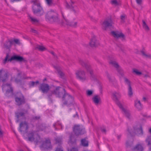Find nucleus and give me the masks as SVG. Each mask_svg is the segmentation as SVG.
Wrapping results in <instances>:
<instances>
[{
    "mask_svg": "<svg viewBox=\"0 0 151 151\" xmlns=\"http://www.w3.org/2000/svg\"><path fill=\"white\" fill-rule=\"evenodd\" d=\"M47 96L49 99H51L53 94H55L56 97L62 98L64 105L69 106L72 105L73 102V98L68 93L65 89L60 86L56 87L53 91H49L47 93Z\"/></svg>",
    "mask_w": 151,
    "mask_h": 151,
    "instance_id": "nucleus-1",
    "label": "nucleus"
},
{
    "mask_svg": "<svg viewBox=\"0 0 151 151\" xmlns=\"http://www.w3.org/2000/svg\"><path fill=\"white\" fill-rule=\"evenodd\" d=\"M46 20L51 24H62V23L58 13L55 11L51 9L48 11L45 15Z\"/></svg>",
    "mask_w": 151,
    "mask_h": 151,
    "instance_id": "nucleus-2",
    "label": "nucleus"
},
{
    "mask_svg": "<svg viewBox=\"0 0 151 151\" xmlns=\"http://www.w3.org/2000/svg\"><path fill=\"white\" fill-rule=\"evenodd\" d=\"M33 4L32 11L34 14L37 16L40 17L44 14V10L40 3H38L37 0H32L30 1Z\"/></svg>",
    "mask_w": 151,
    "mask_h": 151,
    "instance_id": "nucleus-3",
    "label": "nucleus"
},
{
    "mask_svg": "<svg viewBox=\"0 0 151 151\" xmlns=\"http://www.w3.org/2000/svg\"><path fill=\"white\" fill-rule=\"evenodd\" d=\"M79 63L83 67L85 68L87 71L90 73L91 78L92 80H94L95 78L93 74V70L91 69V66L88 61H83L81 59H79Z\"/></svg>",
    "mask_w": 151,
    "mask_h": 151,
    "instance_id": "nucleus-4",
    "label": "nucleus"
},
{
    "mask_svg": "<svg viewBox=\"0 0 151 151\" xmlns=\"http://www.w3.org/2000/svg\"><path fill=\"white\" fill-rule=\"evenodd\" d=\"M14 97L17 105L20 106L26 103L25 97L21 92H17L14 93Z\"/></svg>",
    "mask_w": 151,
    "mask_h": 151,
    "instance_id": "nucleus-5",
    "label": "nucleus"
},
{
    "mask_svg": "<svg viewBox=\"0 0 151 151\" xmlns=\"http://www.w3.org/2000/svg\"><path fill=\"white\" fill-rule=\"evenodd\" d=\"M9 56V54L7 53L5 59L3 60V63L4 64H6L7 61L11 62L13 60H15L19 62H26V60L24 59L22 57L19 55H13L10 59H8Z\"/></svg>",
    "mask_w": 151,
    "mask_h": 151,
    "instance_id": "nucleus-6",
    "label": "nucleus"
},
{
    "mask_svg": "<svg viewBox=\"0 0 151 151\" xmlns=\"http://www.w3.org/2000/svg\"><path fill=\"white\" fill-rule=\"evenodd\" d=\"M133 129L134 132H131L129 128L127 129V131L129 134L131 136H134L136 134L138 135H142L143 134V132L142 126L139 124L133 127Z\"/></svg>",
    "mask_w": 151,
    "mask_h": 151,
    "instance_id": "nucleus-7",
    "label": "nucleus"
},
{
    "mask_svg": "<svg viewBox=\"0 0 151 151\" xmlns=\"http://www.w3.org/2000/svg\"><path fill=\"white\" fill-rule=\"evenodd\" d=\"M73 132L75 135L76 136H78L86 133L85 129L78 125H75L73 128Z\"/></svg>",
    "mask_w": 151,
    "mask_h": 151,
    "instance_id": "nucleus-8",
    "label": "nucleus"
},
{
    "mask_svg": "<svg viewBox=\"0 0 151 151\" xmlns=\"http://www.w3.org/2000/svg\"><path fill=\"white\" fill-rule=\"evenodd\" d=\"M113 22L111 18L105 20L102 24V29L105 30L113 28Z\"/></svg>",
    "mask_w": 151,
    "mask_h": 151,
    "instance_id": "nucleus-9",
    "label": "nucleus"
},
{
    "mask_svg": "<svg viewBox=\"0 0 151 151\" xmlns=\"http://www.w3.org/2000/svg\"><path fill=\"white\" fill-rule=\"evenodd\" d=\"M8 73L3 69L0 70V81L3 83L6 82L8 79Z\"/></svg>",
    "mask_w": 151,
    "mask_h": 151,
    "instance_id": "nucleus-10",
    "label": "nucleus"
},
{
    "mask_svg": "<svg viewBox=\"0 0 151 151\" xmlns=\"http://www.w3.org/2000/svg\"><path fill=\"white\" fill-rule=\"evenodd\" d=\"M50 89V87L48 84L44 83L41 84L39 87V90L43 93H47Z\"/></svg>",
    "mask_w": 151,
    "mask_h": 151,
    "instance_id": "nucleus-11",
    "label": "nucleus"
},
{
    "mask_svg": "<svg viewBox=\"0 0 151 151\" xmlns=\"http://www.w3.org/2000/svg\"><path fill=\"white\" fill-rule=\"evenodd\" d=\"M40 147L47 150L52 149V147L50 140L48 138L46 139L45 141L42 142Z\"/></svg>",
    "mask_w": 151,
    "mask_h": 151,
    "instance_id": "nucleus-12",
    "label": "nucleus"
},
{
    "mask_svg": "<svg viewBox=\"0 0 151 151\" xmlns=\"http://www.w3.org/2000/svg\"><path fill=\"white\" fill-rule=\"evenodd\" d=\"M28 124L26 121L22 122L20 123L19 126V130L20 132H23L25 133H26L28 132Z\"/></svg>",
    "mask_w": 151,
    "mask_h": 151,
    "instance_id": "nucleus-13",
    "label": "nucleus"
},
{
    "mask_svg": "<svg viewBox=\"0 0 151 151\" xmlns=\"http://www.w3.org/2000/svg\"><path fill=\"white\" fill-rule=\"evenodd\" d=\"M112 95L113 100L115 101L116 104L119 107L121 106L122 105L119 101L121 96L119 92H114L113 93Z\"/></svg>",
    "mask_w": 151,
    "mask_h": 151,
    "instance_id": "nucleus-14",
    "label": "nucleus"
},
{
    "mask_svg": "<svg viewBox=\"0 0 151 151\" xmlns=\"http://www.w3.org/2000/svg\"><path fill=\"white\" fill-rule=\"evenodd\" d=\"M36 131H32L28 133L27 134V138H26L27 141L32 142L35 140V136L36 135L39 137V134L36 133Z\"/></svg>",
    "mask_w": 151,
    "mask_h": 151,
    "instance_id": "nucleus-15",
    "label": "nucleus"
},
{
    "mask_svg": "<svg viewBox=\"0 0 151 151\" xmlns=\"http://www.w3.org/2000/svg\"><path fill=\"white\" fill-rule=\"evenodd\" d=\"M111 33L114 37L117 38H121L122 40V41H125V36L122 32L119 33L118 32L112 31Z\"/></svg>",
    "mask_w": 151,
    "mask_h": 151,
    "instance_id": "nucleus-16",
    "label": "nucleus"
},
{
    "mask_svg": "<svg viewBox=\"0 0 151 151\" xmlns=\"http://www.w3.org/2000/svg\"><path fill=\"white\" fill-rule=\"evenodd\" d=\"M76 74L77 78L80 80L82 81L86 80L85 74L84 71L79 70L76 73Z\"/></svg>",
    "mask_w": 151,
    "mask_h": 151,
    "instance_id": "nucleus-17",
    "label": "nucleus"
},
{
    "mask_svg": "<svg viewBox=\"0 0 151 151\" xmlns=\"http://www.w3.org/2000/svg\"><path fill=\"white\" fill-rule=\"evenodd\" d=\"M61 13L62 15V17L63 18L65 19V20L66 22V24L67 25H69L70 26L73 27H77V22H69L67 19H65L64 16V14L63 12H62V11H61Z\"/></svg>",
    "mask_w": 151,
    "mask_h": 151,
    "instance_id": "nucleus-18",
    "label": "nucleus"
},
{
    "mask_svg": "<svg viewBox=\"0 0 151 151\" xmlns=\"http://www.w3.org/2000/svg\"><path fill=\"white\" fill-rule=\"evenodd\" d=\"M119 107L121 109L122 111L124 113L125 116L129 119H131V116L130 111L129 110H127L124 109L122 105L119 106Z\"/></svg>",
    "mask_w": 151,
    "mask_h": 151,
    "instance_id": "nucleus-19",
    "label": "nucleus"
},
{
    "mask_svg": "<svg viewBox=\"0 0 151 151\" xmlns=\"http://www.w3.org/2000/svg\"><path fill=\"white\" fill-rule=\"evenodd\" d=\"M89 44L92 47H96L99 45V43L96 40L95 36H93L89 42Z\"/></svg>",
    "mask_w": 151,
    "mask_h": 151,
    "instance_id": "nucleus-20",
    "label": "nucleus"
},
{
    "mask_svg": "<svg viewBox=\"0 0 151 151\" xmlns=\"http://www.w3.org/2000/svg\"><path fill=\"white\" fill-rule=\"evenodd\" d=\"M65 6L67 9H69L71 11L73 12L75 14H77L78 12V10H75L74 9V6L71 4L70 3L69 4L67 2H66Z\"/></svg>",
    "mask_w": 151,
    "mask_h": 151,
    "instance_id": "nucleus-21",
    "label": "nucleus"
},
{
    "mask_svg": "<svg viewBox=\"0 0 151 151\" xmlns=\"http://www.w3.org/2000/svg\"><path fill=\"white\" fill-rule=\"evenodd\" d=\"M22 111L17 112L16 113V116L18 119H19V118L21 116L24 117L25 116V114L27 112V111L24 109H22ZM19 120V119H18L17 122H18Z\"/></svg>",
    "mask_w": 151,
    "mask_h": 151,
    "instance_id": "nucleus-22",
    "label": "nucleus"
},
{
    "mask_svg": "<svg viewBox=\"0 0 151 151\" xmlns=\"http://www.w3.org/2000/svg\"><path fill=\"white\" fill-rule=\"evenodd\" d=\"M134 105L136 108L138 110H140L143 108V106L140 101L137 99L134 101Z\"/></svg>",
    "mask_w": 151,
    "mask_h": 151,
    "instance_id": "nucleus-23",
    "label": "nucleus"
},
{
    "mask_svg": "<svg viewBox=\"0 0 151 151\" xmlns=\"http://www.w3.org/2000/svg\"><path fill=\"white\" fill-rule=\"evenodd\" d=\"M5 95L8 97L14 96V93L13 92V89L12 87H10V88L8 89L6 91Z\"/></svg>",
    "mask_w": 151,
    "mask_h": 151,
    "instance_id": "nucleus-24",
    "label": "nucleus"
},
{
    "mask_svg": "<svg viewBox=\"0 0 151 151\" xmlns=\"http://www.w3.org/2000/svg\"><path fill=\"white\" fill-rule=\"evenodd\" d=\"M69 142L72 145H75L76 144V139L75 138L74 135L73 134H70Z\"/></svg>",
    "mask_w": 151,
    "mask_h": 151,
    "instance_id": "nucleus-25",
    "label": "nucleus"
},
{
    "mask_svg": "<svg viewBox=\"0 0 151 151\" xmlns=\"http://www.w3.org/2000/svg\"><path fill=\"white\" fill-rule=\"evenodd\" d=\"M13 44V41L12 40H9L6 41L4 45V48L7 49H10Z\"/></svg>",
    "mask_w": 151,
    "mask_h": 151,
    "instance_id": "nucleus-26",
    "label": "nucleus"
},
{
    "mask_svg": "<svg viewBox=\"0 0 151 151\" xmlns=\"http://www.w3.org/2000/svg\"><path fill=\"white\" fill-rule=\"evenodd\" d=\"M133 151H143V147L141 144H137L133 149Z\"/></svg>",
    "mask_w": 151,
    "mask_h": 151,
    "instance_id": "nucleus-27",
    "label": "nucleus"
},
{
    "mask_svg": "<svg viewBox=\"0 0 151 151\" xmlns=\"http://www.w3.org/2000/svg\"><path fill=\"white\" fill-rule=\"evenodd\" d=\"M37 128L38 131H42L46 129V126L45 124H41L37 126Z\"/></svg>",
    "mask_w": 151,
    "mask_h": 151,
    "instance_id": "nucleus-28",
    "label": "nucleus"
},
{
    "mask_svg": "<svg viewBox=\"0 0 151 151\" xmlns=\"http://www.w3.org/2000/svg\"><path fill=\"white\" fill-rule=\"evenodd\" d=\"M92 100L94 103L96 105H98L99 102L100 98L98 95L95 96L92 98Z\"/></svg>",
    "mask_w": 151,
    "mask_h": 151,
    "instance_id": "nucleus-29",
    "label": "nucleus"
},
{
    "mask_svg": "<svg viewBox=\"0 0 151 151\" xmlns=\"http://www.w3.org/2000/svg\"><path fill=\"white\" fill-rule=\"evenodd\" d=\"M39 83V82L38 81H30L28 84L29 87L31 88L34 87L35 86H37Z\"/></svg>",
    "mask_w": 151,
    "mask_h": 151,
    "instance_id": "nucleus-30",
    "label": "nucleus"
},
{
    "mask_svg": "<svg viewBox=\"0 0 151 151\" xmlns=\"http://www.w3.org/2000/svg\"><path fill=\"white\" fill-rule=\"evenodd\" d=\"M81 144L84 147H87L88 146V141L86 140L85 138L81 140Z\"/></svg>",
    "mask_w": 151,
    "mask_h": 151,
    "instance_id": "nucleus-31",
    "label": "nucleus"
},
{
    "mask_svg": "<svg viewBox=\"0 0 151 151\" xmlns=\"http://www.w3.org/2000/svg\"><path fill=\"white\" fill-rule=\"evenodd\" d=\"M142 27L146 31H148L150 29L148 25L146 24L145 21L144 20H142Z\"/></svg>",
    "mask_w": 151,
    "mask_h": 151,
    "instance_id": "nucleus-32",
    "label": "nucleus"
},
{
    "mask_svg": "<svg viewBox=\"0 0 151 151\" xmlns=\"http://www.w3.org/2000/svg\"><path fill=\"white\" fill-rule=\"evenodd\" d=\"M40 118V116H33L30 119L31 122H34L36 121L39 120Z\"/></svg>",
    "mask_w": 151,
    "mask_h": 151,
    "instance_id": "nucleus-33",
    "label": "nucleus"
},
{
    "mask_svg": "<svg viewBox=\"0 0 151 151\" xmlns=\"http://www.w3.org/2000/svg\"><path fill=\"white\" fill-rule=\"evenodd\" d=\"M15 81L16 83H19L20 86L22 88H24L23 85H24V83H22L21 80L17 78H16L15 79Z\"/></svg>",
    "mask_w": 151,
    "mask_h": 151,
    "instance_id": "nucleus-34",
    "label": "nucleus"
},
{
    "mask_svg": "<svg viewBox=\"0 0 151 151\" xmlns=\"http://www.w3.org/2000/svg\"><path fill=\"white\" fill-rule=\"evenodd\" d=\"M124 79L125 83L128 85V87L131 86V81L128 78L125 77H124Z\"/></svg>",
    "mask_w": 151,
    "mask_h": 151,
    "instance_id": "nucleus-35",
    "label": "nucleus"
},
{
    "mask_svg": "<svg viewBox=\"0 0 151 151\" xmlns=\"http://www.w3.org/2000/svg\"><path fill=\"white\" fill-rule=\"evenodd\" d=\"M133 94L132 88L131 86L128 87V95L129 97H131Z\"/></svg>",
    "mask_w": 151,
    "mask_h": 151,
    "instance_id": "nucleus-36",
    "label": "nucleus"
},
{
    "mask_svg": "<svg viewBox=\"0 0 151 151\" xmlns=\"http://www.w3.org/2000/svg\"><path fill=\"white\" fill-rule=\"evenodd\" d=\"M116 70L122 76H123L124 74V73L122 69L120 68L119 66V67H118L116 68Z\"/></svg>",
    "mask_w": 151,
    "mask_h": 151,
    "instance_id": "nucleus-37",
    "label": "nucleus"
},
{
    "mask_svg": "<svg viewBox=\"0 0 151 151\" xmlns=\"http://www.w3.org/2000/svg\"><path fill=\"white\" fill-rule=\"evenodd\" d=\"M54 67L55 69H57L58 70V73L59 75H60V77L63 78V76L64 75V74L60 70L58 69V68L57 67H56L55 66H54Z\"/></svg>",
    "mask_w": 151,
    "mask_h": 151,
    "instance_id": "nucleus-38",
    "label": "nucleus"
},
{
    "mask_svg": "<svg viewBox=\"0 0 151 151\" xmlns=\"http://www.w3.org/2000/svg\"><path fill=\"white\" fill-rule=\"evenodd\" d=\"M29 17L31 19L32 22L33 24H35L38 22L39 20L37 19L33 18L31 16L29 15Z\"/></svg>",
    "mask_w": 151,
    "mask_h": 151,
    "instance_id": "nucleus-39",
    "label": "nucleus"
},
{
    "mask_svg": "<svg viewBox=\"0 0 151 151\" xmlns=\"http://www.w3.org/2000/svg\"><path fill=\"white\" fill-rule=\"evenodd\" d=\"M111 3L112 4L116 6L120 5L121 4L120 2H118L116 0H113L111 1Z\"/></svg>",
    "mask_w": 151,
    "mask_h": 151,
    "instance_id": "nucleus-40",
    "label": "nucleus"
},
{
    "mask_svg": "<svg viewBox=\"0 0 151 151\" xmlns=\"http://www.w3.org/2000/svg\"><path fill=\"white\" fill-rule=\"evenodd\" d=\"M36 49L40 51H43L45 49V47L42 46L38 45L36 47Z\"/></svg>",
    "mask_w": 151,
    "mask_h": 151,
    "instance_id": "nucleus-41",
    "label": "nucleus"
},
{
    "mask_svg": "<svg viewBox=\"0 0 151 151\" xmlns=\"http://www.w3.org/2000/svg\"><path fill=\"white\" fill-rule=\"evenodd\" d=\"M48 6H51L53 4L52 0H45Z\"/></svg>",
    "mask_w": 151,
    "mask_h": 151,
    "instance_id": "nucleus-42",
    "label": "nucleus"
},
{
    "mask_svg": "<svg viewBox=\"0 0 151 151\" xmlns=\"http://www.w3.org/2000/svg\"><path fill=\"white\" fill-rule=\"evenodd\" d=\"M110 63L112 65L116 68L119 67V65L115 61H111L110 62Z\"/></svg>",
    "mask_w": 151,
    "mask_h": 151,
    "instance_id": "nucleus-43",
    "label": "nucleus"
},
{
    "mask_svg": "<svg viewBox=\"0 0 151 151\" xmlns=\"http://www.w3.org/2000/svg\"><path fill=\"white\" fill-rule=\"evenodd\" d=\"M6 86H8L9 88H10V87H12V86L11 85L10 83H7L6 84H3L2 86V90L3 91H4V88H5Z\"/></svg>",
    "mask_w": 151,
    "mask_h": 151,
    "instance_id": "nucleus-44",
    "label": "nucleus"
},
{
    "mask_svg": "<svg viewBox=\"0 0 151 151\" xmlns=\"http://www.w3.org/2000/svg\"><path fill=\"white\" fill-rule=\"evenodd\" d=\"M71 114H75L73 115V117L74 118L77 117H78V114L76 112V110L75 109H72V113H71Z\"/></svg>",
    "mask_w": 151,
    "mask_h": 151,
    "instance_id": "nucleus-45",
    "label": "nucleus"
},
{
    "mask_svg": "<svg viewBox=\"0 0 151 151\" xmlns=\"http://www.w3.org/2000/svg\"><path fill=\"white\" fill-rule=\"evenodd\" d=\"M146 141L148 142V145H151V136L147 137L146 139Z\"/></svg>",
    "mask_w": 151,
    "mask_h": 151,
    "instance_id": "nucleus-46",
    "label": "nucleus"
},
{
    "mask_svg": "<svg viewBox=\"0 0 151 151\" xmlns=\"http://www.w3.org/2000/svg\"><path fill=\"white\" fill-rule=\"evenodd\" d=\"M133 72L135 73L137 75H140L142 74L141 72L139 71L138 70L136 69H133Z\"/></svg>",
    "mask_w": 151,
    "mask_h": 151,
    "instance_id": "nucleus-47",
    "label": "nucleus"
},
{
    "mask_svg": "<svg viewBox=\"0 0 151 151\" xmlns=\"http://www.w3.org/2000/svg\"><path fill=\"white\" fill-rule=\"evenodd\" d=\"M93 93V91L90 90H88L86 91V94L88 96H91Z\"/></svg>",
    "mask_w": 151,
    "mask_h": 151,
    "instance_id": "nucleus-48",
    "label": "nucleus"
},
{
    "mask_svg": "<svg viewBox=\"0 0 151 151\" xmlns=\"http://www.w3.org/2000/svg\"><path fill=\"white\" fill-rule=\"evenodd\" d=\"M132 141H127L126 142V146L127 147L130 146L132 144Z\"/></svg>",
    "mask_w": 151,
    "mask_h": 151,
    "instance_id": "nucleus-49",
    "label": "nucleus"
},
{
    "mask_svg": "<svg viewBox=\"0 0 151 151\" xmlns=\"http://www.w3.org/2000/svg\"><path fill=\"white\" fill-rule=\"evenodd\" d=\"M126 15L125 14H123L121 16L120 19L123 22H124V20L125 19Z\"/></svg>",
    "mask_w": 151,
    "mask_h": 151,
    "instance_id": "nucleus-50",
    "label": "nucleus"
},
{
    "mask_svg": "<svg viewBox=\"0 0 151 151\" xmlns=\"http://www.w3.org/2000/svg\"><path fill=\"white\" fill-rule=\"evenodd\" d=\"M141 53L143 56H145L146 57L150 58L151 57L150 55H147L145 54V52L143 51H141Z\"/></svg>",
    "mask_w": 151,
    "mask_h": 151,
    "instance_id": "nucleus-51",
    "label": "nucleus"
},
{
    "mask_svg": "<svg viewBox=\"0 0 151 151\" xmlns=\"http://www.w3.org/2000/svg\"><path fill=\"white\" fill-rule=\"evenodd\" d=\"M106 76L109 80V82H112V81L111 78V76L107 72H106Z\"/></svg>",
    "mask_w": 151,
    "mask_h": 151,
    "instance_id": "nucleus-52",
    "label": "nucleus"
},
{
    "mask_svg": "<svg viewBox=\"0 0 151 151\" xmlns=\"http://www.w3.org/2000/svg\"><path fill=\"white\" fill-rule=\"evenodd\" d=\"M122 51L124 52V47L123 45H120L118 46Z\"/></svg>",
    "mask_w": 151,
    "mask_h": 151,
    "instance_id": "nucleus-53",
    "label": "nucleus"
},
{
    "mask_svg": "<svg viewBox=\"0 0 151 151\" xmlns=\"http://www.w3.org/2000/svg\"><path fill=\"white\" fill-rule=\"evenodd\" d=\"M13 41V42H14L15 43L18 44L20 45V43L19 42V40L18 39H16L14 40Z\"/></svg>",
    "mask_w": 151,
    "mask_h": 151,
    "instance_id": "nucleus-54",
    "label": "nucleus"
},
{
    "mask_svg": "<svg viewBox=\"0 0 151 151\" xmlns=\"http://www.w3.org/2000/svg\"><path fill=\"white\" fill-rule=\"evenodd\" d=\"M55 151H63L62 148L61 147H57Z\"/></svg>",
    "mask_w": 151,
    "mask_h": 151,
    "instance_id": "nucleus-55",
    "label": "nucleus"
},
{
    "mask_svg": "<svg viewBox=\"0 0 151 151\" xmlns=\"http://www.w3.org/2000/svg\"><path fill=\"white\" fill-rule=\"evenodd\" d=\"M50 52L54 56V58H58L57 56L56 55V54L53 51H50Z\"/></svg>",
    "mask_w": 151,
    "mask_h": 151,
    "instance_id": "nucleus-56",
    "label": "nucleus"
},
{
    "mask_svg": "<svg viewBox=\"0 0 151 151\" xmlns=\"http://www.w3.org/2000/svg\"><path fill=\"white\" fill-rule=\"evenodd\" d=\"M70 151H78V149L77 147H73L70 150Z\"/></svg>",
    "mask_w": 151,
    "mask_h": 151,
    "instance_id": "nucleus-57",
    "label": "nucleus"
},
{
    "mask_svg": "<svg viewBox=\"0 0 151 151\" xmlns=\"http://www.w3.org/2000/svg\"><path fill=\"white\" fill-rule=\"evenodd\" d=\"M137 3L139 5H140L142 4V0H136Z\"/></svg>",
    "mask_w": 151,
    "mask_h": 151,
    "instance_id": "nucleus-58",
    "label": "nucleus"
},
{
    "mask_svg": "<svg viewBox=\"0 0 151 151\" xmlns=\"http://www.w3.org/2000/svg\"><path fill=\"white\" fill-rule=\"evenodd\" d=\"M30 78L29 77H27L24 74V76H22V79H28L29 78Z\"/></svg>",
    "mask_w": 151,
    "mask_h": 151,
    "instance_id": "nucleus-59",
    "label": "nucleus"
},
{
    "mask_svg": "<svg viewBox=\"0 0 151 151\" xmlns=\"http://www.w3.org/2000/svg\"><path fill=\"white\" fill-rule=\"evenodd\" d=\"M31 31L32 32L35 33H37V32L36 30L32 28L31 29Z\"/></svg>",
    "mask_w": 151,
    "mask_h": 151,
    "instance_id": "nucleus-60",
    "label": "nucleus"
},
{
    "mask_svg": "<svg viewBox=\"0 0 151 151\" xmlns=\"http://www.w3.org/2000/svg\"><path fill=\"white\" fill-rule=\"evenodd\" d=\"M55 141L56 142L58 143H60L61 142L60 139L58 138L56 139Z\"/></svg>",
    "mask_w": 151,
    "mask_h": 151,
    "instance_id": "nucleus-61",
    "label": "nucleus"
},
{
    "mask_svg": "<svg viewBox=\"0 0 151 151\" xmlns=\"http://www.w3.org/2000/svg\"><path fill=\"white\" fill-rule=\"evenodd\" d=\"M101 130L102 132H104L105 133H106V130L105 128L101 129Z\"/></svg>",
    "mask_w": 151,
    "mask_h": 151,
    "instance_id": "nucleus-62",
    "label": "nucleus"
},
{
    "mask_svg": "<svg viewBox=\"0 0 151 151\" xmlns=\"http://www.w3.org/2000/svg\"><path fill=\"white\" fill-rule=\"evenodd\" d=\"M70 3H71V4H72V5H73L75 3V2L72 1V0H70Z\"/></svg>",
    "mask_w": 151,
    "mask_h": 151,
    "instance_id": "nucleus-63",
    "label": "nucleus"
},
{
    "mask_svg": "<svg viewBox=\"0 0 151 151\" xmlns=\"http://www.w3.org/2000/svg\"><path fill=\"white\" fill-rule=\"evenodd\" d=\"M121 137V135H118L117 136V138L118 139H120Z\"/></svg>",
    "mask_w": 151,
    "mask_h": 151,
    "instance_id": "nucleus-64",
    "label": "nucleus"
}]
</instances>
